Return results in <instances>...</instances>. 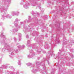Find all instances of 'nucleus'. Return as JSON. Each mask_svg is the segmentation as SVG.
Instances as JSON below:
<instances>
[{
	"label": "nucleus",
	"instance_id": "obj_42",
	"mask_svg": "<svg viewBox=\"0 0 74 74\" xmlns=\"http://www.w3.org/2000/svg\"><path fill=\"white\" fill-rule=\"evenodd\" d=\"M11 69H13V67H11Z\"/></svg>",
	"mask_w": 74,
	"mask_h": 74
},
{
	"label": "nucleus",
	"instance_id": "obj_10",
	"mask_svg": "<svg viewBox=\"0 0 74 74\" xmlns=\"http://www.w3.org/2000/svg\"><path fill=\"white\" fill-rule=\"evenodd\" d=\"M1 13L3 14H5L6 13V11L5 10H3L2 11Z\"/></svg>",
	"mask_w": 74,
	"mask_h": 74
},
{
	"label": "nucleus",
	"instance_id": "obj_25",
	"mask_svg": "<svg viewBox=\"0 0 74 74\" xmlns=\"http://www.w3.org/2000/svg\"><path fill=\"white\" fill-rule=\"evenodd\" d=\"M32 14L33 15H34V12H33V11L32 12Z\"/></svg>",
	"mask_w": 74,
	"mask_h": 74
},
{
	"label": "nucleus",
	"instance_id": "obj_23",
	"mask_svg": "<svg viewBox=\"0 0 74 74\" xmlns=\"http://www.w3.org/2000/svg\"><path fill=\"white\" fill-rule=\"evenodd\" d=\"M14 53H13V52H12L11 53V55H14Z\"/></svg>",
	"mask_w": 74,
	"mask_h": 74
},
{
	"label": "nucleus",
	"instance_id": "obj_36",
	"mask_svg": "<svg viewBox=\"0 0 74 74\" xmlns=\"http://www.w3.org/2000/svg\"><path fill=\"white\" fill-rule=\"evenodd\" d=\"M20 23L21 24H22V23H23V22H21Z\"/></svg>",
	"mask_w": 74,
	"mask_h": 74
},
{
	"label": "nucleus",
	"instance_id": "obj_8",
	"mask_svg": "<svg viewBox=\"0 0 74 74\" xmlns=\"http://www.w3.org/2000/svg\"><path fill=\"white\" fill-rule=\"evenodd\" d=\"M35 62L36 63L37 68H38L40 66V62L37 61H36Z\"/></svg>",
	"mask_w": 74,
	"mask_h": 74
},
{
	"label": "nucleus",
	"instance_id": "obj_41",
	"mask_svg": "<svg viewBox=\"0 0 74 74\" xmlns=\"http://www.w3.org/2000/svg\"><path fill=\"white\" fill-rule=\"evenodd\" d=\"M18 73H19V72H17V73L16 74H18Z\"/></svg>",
	"mask_w": 74,
	"mask_h": 74
},
{
	"label": "nucleus",
	"instance_id": "obj_37",
	"mask_svg": "<svg viewBox=\"0 0 74 74\" xmlns=\"http://www.w3.org/2000/svg\"><path fill=\"white\" fill-rule=\"evenodd\" d=\"M38 60H39L40 59V57H38Z\"/></svg>",
	"mask_w": 74,
	"mask_h": 74
},
{
	"label": "nucleus",
	"instance_id": "obj_6",
	"mask_svg": "<svg viewBox=\"0 0 74 74\" xmlns=\"http://www.w3.org/2000/svg\"><path fill=\"white\" fill-rule=\"evenodd\" d=\"M18 21V18L16 19L15 21L14 22V25L16 27H18V24H17V23Z\"/></svg>",
	"mask_w": 74,
	"mask_h": 74
},
{
	"label": "nucleus",
	"instance_id": "obj_2",
	"mask_svg": "<svg viewBox=\"0 0 74 74\" xmlns=\"http://www.w3.org/2000/svg\"><path fill=\"white\" fill-rule=\"evenodd\" d=\"M35 55L34 53L33 52V50H31L30 51V53L29 54V55L28 56V58H31L33 57Z\"/></svg>",
	"mask_w": 74,
	"mask_h": 74
},
{
	"label": "nucleus",
	"instance_id": "obj_9",
	"mask_svg": "<svg viewBox=\"0 0 74 74\" xmlns=\"http://www.w3.org/2000/svg\"><path fill=\"white\" fill-rule=\"evenodd\" d=\"M28 19L29 20H28L27 22H29V21H32V19L31 18V16H29V18H28Z\"/></svg>",
	"mask_w": 74,
	"mask_h": 74
},
{
	"label": "nucleus",
	"instance_id": "obj_28",
	"mask_svg": "<svg viewBox=\"0 0 74 74\" xmlns=\"http://www.w3.org/2000/svg\"><path fill=\"white\" fill-rule=\"evenodd\" d=\"M14 39L15 40V41H16V38H14Z\"/></svg>",
	"mask_w": 74,
	"mask_h": 74
},
{
	"label": "nucleus",
	"instance_id": "obj_11",
	"mask_svg": "<svg viewBox=\"0 0 74 74\" xmlns=\"http://www.w3.org/2000/svg\"><path fill=\"white\" fill-rule=\"evenodd\" d=\"M37 71V70H36L33 69L32 70V72L33 73H36Z\"/></svg>",
	"mask_w": 74,
	"mask_h": 74
},
{
	"label": "nucleus",
	"instance_id": "obj_46",
	"mask_svg": "<svg viewBox=\"0 0 74 74\" xmlns=\"http://www.w3.org/2000/svg\"><path fill=\"white\" fill-rule=\"evenodd\" d=\"M2 29H4V28L3 27Z\"/></svg>",
	"mask_w": 74,
	"mask_h": 74
},
{
	"label": "nucleus",
	"instance_id": "obj_17",
	"mask_svg": "<svg viewBox=\"0 0 74 74\" xmlns=\"http://www.w3.org/2000/svg\"><path fill=\"white\" fill-rule=\"evenodd\" d=\"M15 32H17V31H18V29H13V32H15Z\"/></svg>",
	"mask_w": 74,
	"mask_h": 74
},
{
	"label": "nucleus",
	"instance_id": "obj_19",
	"mask_svg": "<svg viewBox=\"0 0 74 74\" xmlns=\"http://www.w3.org/2000/svg\"><path fill=\"white\" fill-rule=\"evenodd\" d=\"M42 66H43V69H45V64H44Z\"/></svg>",
	"mask_w": 74,
	"mask_h": 74
},
{
	"label": "nucleus",
	"instance_id": "obj_3",
	"mask_svg": "<svg viewBox=\"0 0 74 74\" xmlns=\"http://www.w3.org/2000/svg\"><path fill=\"white\" fill-rule=\"evenodd\" d=\"M2 19L3 20H4L5 18H11L12 16H11L9 14H7L5 16L3 15H2Z\"/></svg>",
	"mask_w": 74,
	"mask_h": 74
},
{
	"label": "nucleus",
	"instance_id": "obj_29",
	"mask_svg": "<svg viewBox=\"0 0 74 74\" xmlns=\"http://www.w3.org/2000/svg\"><path fill=\"white\" fill-rule=\"evenodd\" d=\"M31 66H32V67H34V65L33 64V65H31Z\"/></svg>",
	"mask_w": 74,
	"mask_h": 74
},
{
	"label": "nucleus",
	"instance_id": "obj_21",
	"mask_svg": "<svg viewBox=\"0 0 74 74\" xmlns=\"http://www.w3.org/2000/svg\"><path fill=\"white\" fill-rule=\"evenodd\" d=\"M3 34L1 33V35H0V37H3Z\"/></svg>",
	"mask_w": 74,
	"mask_h": 74
},
{
	"label": "nucleus",
	"instance_id": "obj_30",
	"mask_svg": "<svg viewBox=\"0 0 74 74\" xmlns=\"http://www.w3.org/2000/svg\"><path fill=\"white\" fill-rule=\"evenodd\" d=\"M21 38L20 37V39L19 40V41H21Z\"/></svg>",
	"mask_w": 74,
	"mask_h": 74
},
{
	"label": "nucleus",
	"instance_id": "obj_43",
	"mask_svg": "<svg viewBox=\"0 0 74 74\" xmlns=\"http://www.w3.org/2000/svg\"><path fill=\"white\" fill-rule=\"evenodd\" d=\"M18 51V50H17L16 51H15V52H17Z\"/></svg>",
	"mask_w": 74,
	"mask_h": 74
},
{
	"label": "nucleus",
	"instance_id": "obj_7",
	"mask_svg": "<svg viewBox=\"0 0 74 74\" xmlns=\"http://www.w3.org/2000/svg\"><path fill=\"white\" fill-rule=\"evenodd\" d=\"M17 47L18 48H20V49H24V48H25V45H23L21 47V45L17 46Z\"/></svg>",
	"mask_w": 74,
	"mask_h": 74
},
{
	"label": "nucleus",
	"instance_id": "obj_47",
	"mask_svg": "<svg viewBox=\"0 0 74 74\" xmlns=\"http://www.w3.org/2000/svg\"><path fill=\"white\" fill-rule=\"evenodd\" d=\"M37 48H38V47H37Z\"/></svg>",
	"mask_w": 74,
	"mask_h": 74
},
{
	"label": "nucleus",
	"instance_id": "obj_20",
	"mask_svg": "<svg viewBox=\"0 0 74 74\" xmlns=\"http://www.w3.org/2000/svg\"><path fill=\"white\" fill-rule=\"evenodd\" d=\"M7 65H5L3 67V69H5V68H7Z\"/></svg>",
	"mask_w": 74,
	"mask_h": 74
},
{
	"label": "nucleus",
	"instance_id": "obj_34",
	"mask_svg": "<svg viewBox=\"0 0 74 74\" xmlns=\"http://www.w3.org/2000/svg\"><path fill=\"white\" fill-rule=\"evenodd\" d=\"M47 62H48V64H50V63L49 62V61H47Z\"/></svg>",
	"mask_w": 74,
	"mask_h": 74
},
{
	"label": "nucleus",
	"instance_id": "obj_31",
	"mask_svg": "<svg viewBox=\"0 0 74 74\" xmlns=\"http://www.w3.org/2000/svg\"><path fill=\"white\" fill-rule=\"evenodd\" d=\"M52 53H53L51 52V56H52Z\"/></svg>",
	"mask_w": 74,
	"mask_h": 74
},
{
	"label": "nucleus",
	"instance_id": "obj_24",
	"mask_svg": "<svg viewBox=\"0 0 74 74\" xmlns=\"http://www.w3.org/2000/svg\"><path fill=\"white\" fill-rule=\"evenodd\" d=\"M32 6H35L34 3H32Z\"/></svg>",
	"mask_w": 74,
	"mask_h": 74
},
{
	"label": "nucleus",
	"instance_id": "obj_15",
	"mask_svg": "<svg viewBox=\"0 0 74 74\" xmlns=\"http://www.w3.org/2000/svg\"><path fill=\"white\" fill-rule=\"evenodd\" d=\"M4 44H5V47H6L7 48L8 47H9L10 46H9V45H8L7 44V43H4Z\"/></svg>",
	"mask_w": 74,
	"mask_h": 74
},
{
	"label": "nucleus",
	"instance_id": "obj_4",
	"mask_svg": "<svg viewBox=\"0 0 74 74\" xmlns=\"http://www.w3.org/2000/svg\"><path fill=\"white\" fill-rule=\"evenodd\" d=\"M19 14V12H16L14 11H13L12 12V15L13 16H14V15H18Z\"/></svg>",
	"mask_w": 74,
	"mask_h": 74
},
{
	"label": "nucleus",
	"instance_id": "obj_33",
	"mask_svg": "<svg viewBox=\"0 0 74 74\" xmlns=\"http://www.w3.org/2000/svg\"><path fill=\"white\" fill-rule=\"evenodd\" d=\"M5 1V0H2V1H3V2H4Z\"/></svg>",
	"mask_w": 74,
	"mask_h": 74
},
{
	"label": "nucleus",
	"instance_id": "obj_32",
	"mask_svg": "<svg viewBox=\"0 0 74 74\" xmlns=\"http://www.w3.org/2000/svg\"><path fill=\"white\" fill-rule=\"evenodd\" d=\"M10 58H13V57H12V56H10Z\"/></svg>",
	"mask_w": 74,
	"mask_h": 74
},
{
	"label": "nucleus",
	"instance_id": "obj_44",
	"mask_svg": "<svg viewBox=\"0 0 74 74\" xmlns=\"http://www.w3.org/2000/svg\"><path fill=\"white\" fill-rule=\"evenodd\" d=\"M54 42H56V40H54Z\"/></svg>",
	"mask_w": 74,
	"mask_h": 74
},
{
	"label": "nucleus",
	"instance_id": "obj_26",
	"mask_svg": "<svg viewBox=\"0 0 74 74\" xmlns=\"http://www.w3.org/2000/svg\"><path fill=\"white\" fill-rule=\"evenodd\" d=\"M9 73H10V74H13V72H12V71H11Z\"/></svg>",
	"mask_w": 74,
	"mask_h": 74
},
{
	"label": "nucleus",
	"instance_id": "obj_35",
	"mask_svg": "<svg viewBox=\"0 0 74 74\" xmlns=\"http://www.w3.org/2000/svg\"><path fill=\"white\" fill-rule=\"evenodd\" d=\"M2 50L3 51H5V49H3Z\"/></svg>",
	"mask_w": 74,
	"mask_h": 74
},
{
	"label": "nucleus",
	"instance_id": "obj_27",
	"mask_svg": "<svg viewBox=\"0 0 74 74\" xmlns=\"http://www.w3.org/2000/svg\"><path fill=\"white\" fill-rule=\"evenodd\" d=\"M26 37L27 38H29V36L28 35H27L26 36Z\"/></svg>",
	"mask_w": 74,
	"mask_h": 74
},
{
	"label": "nucleus",
	"instance_id": "obj_38",
	"mask_svg": "<svg viewBox=\"0 0 74 74\" xmlns=\"http://www.w3.org/2000/svg\"><path fill=\"white\" fill-rule=\"evenodd\" d=\"M2 25V23H0V25Z\"/></svg>",
	"mask_w": 74,
	"mask_h": 74
},
{
	"label": "nucleus",
	"instance_id": "obj_16",
	"mask_svg": "<svg viewBox=\"0 0 74 74\" xmlns=\"http://www.w3.org/2000/svg\"><path fill=\"white\" fill-rule=\"evenodd\" d=\"M8 50L10 52H12V51H14V50H11V49L10 48L8 49Z\"/></svg>",
	"mask_w": 74,
	"mask_h": 74
},
{
	"label": "nucleus",
	"instance_id": "obj_12",
	"mask_svg": "<svg viewBox=\"0 0 74 74\" xmlns=\"http://www.w3.org/2000/svg\"><path fill=\"white\" fill-rule=\"evenodd\" d=\"M30 43V40H28L27 41V47H29V44Z\"/></svg>",
	"mask_w": 74,
	"mask_h": 74
},
{
	"label": "nucleus",
	"instance_id": "obj_5",
	"mask_svg": "<svg viewBox=\"0 0 74 74\" xmlns=\"http://www.w3.org/2000/svg\"><path fill=\"white\" fill-rule=\"evenodd\" d=\"M36 50L37 53L38 54H40V53H41V51H42L41 48H38V49H36Z\"/></svg>",
	"mask_w": 74,
	"mask_h": 74
},
{
	"label": "nucleus",
	"instance_id": "obj_14",
	"mask_svg": "<svg viewBox=\"0 0 74 74\" xmlns=\"http://www.w3.org/2000/svg\"><path fill=\"white\" fill-rule=\"evenodd\" d=\"M27 66H30L32 65V63H28L27 64Z\"/></svg>",
	"mask_w": 74,
	"mask_h": 74
},
{
	"label": "nucleus",
	"instance_id": "obj_45",
	"mask_svg": "<svg viewBox=\"0 0 74 74\" xmlns=\"http://www.w3.org/2000/svg\"><path fill=\"white\" fill-rule=\"evenodd\" d=\"M38 15H39V13H38Z\"/></svg>",
	"mask_w": 74,
	"mask_h": 74
},
{
	"label": "nucleus",
	"instance_id": "obj_13",
	"mask_svg": "<svg viewBox=\"0 0 74 74\" xmlns=\"http://www.w3.org/2000/svg\"><path fill=\"white\" fill-rule=\"evenodd\" d=\"M56 42H57V44H58V43H59V42H60V41L59 40V38L56 40Z\"/></svg>",
	"mask_w": 74,
	"mask_h": 74
},
{
	"label": "nucleus",
	"instance_id": "obj_18",
	"mask_svg": "<svg viewBox=\"0 0 74 74\" xmlns=\"http://www.w3.org/2000/svg\"><path fill=\"white\" fill-rule=\"evenodd\" d=\"M18 65H21V61H18Z\"/></svg>",
	"mask_w": 74,
	"mask_h": 74
},
{
	"label": "nucleus",
	"instance_id": "obj_1",
	"mask_svg": "<svg viewBox=\"0 0 74 74\" xmlns=\"http://www.w3.org/2000/svg\"><path fill=\"white\" fill-rule=\"evenodd\" d=\"M21 4L22 5L23 4V7L27 9L29 8L28 6L30 5V3H28L27 1H26V2H22L21 3Z\"/></svg>",
	"mask_w": 74,
	"mask_h": 74
},
{
	"label": "nucleus",
	"instance_id": "obj_39",
	"mask_svg": "<svg viewBox=\"0 0 74 74\" xmlns=\"http://www.w3.org/2000/svg\"><path fill=\"white\" fill-rule=\"evenodd\" d=\"M31 1H34L33 0H30Z\"/></svg>",
	"mask_w": 74,
	"mask_h": 74
},
{
	"label": "nucleus",
	"instance_id": "obj_40",
	"mask_svg": "<svg viewBox=\"0 0 74 74\" xmlns=\"http://www.w3.org/2000/svg\"><path fill=\"white\" fill-rule=\"evenodd\" d=\"M51 74H54V72H52Z\"/></svg>",
	"mask_w": 74,
	"mask_h": 74
},
{
	"label": "nucleus",
	"instance_id": "obj_48",
	"mask_svg": "<svg viewBox=\"0 0 74 74\" xmlns=\"http://www.w3.org/2000/svg\"><path fill=\"white\" fill-rule=\"evenodd\" d=\"M1 44H2V43H1Z\"/></svg>",
	"mask_w": 74,
	"mask_h": 74
},
{
	"label": "nucleus",
	"instance_id": "obj_22",
	"mask_svg": "<svg viewBox=\"0 0 74 74\" xmlns=\"http://www.w3.org/2000/svg\"><path fill=\"white\" fill-rule=\"evenodd\" d=\"M18 36L19 37H21V36H22V35L20 33H19Z\"/></svg>",
	"mask_w": 74,
	"mask_h": 74
}]
</instances>
